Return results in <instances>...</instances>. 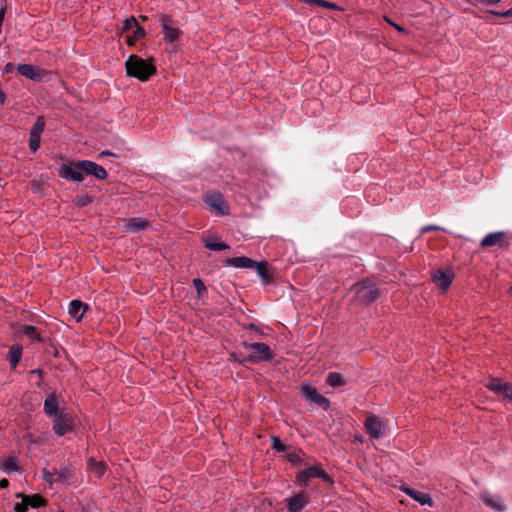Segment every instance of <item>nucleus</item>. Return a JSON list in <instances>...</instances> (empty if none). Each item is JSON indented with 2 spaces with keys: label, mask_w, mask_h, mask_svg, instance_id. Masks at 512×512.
<instances>
[{
  "label": "nucleus",
  "mask_w": 512,
  "mask_h": 512,
  "mask_svg": "<svg viewBox=\"0 0 512 512\" xmlns=\"http://www.w3.org/2000/svg\"><path fill=\"white\" fill-rule=\"evenodd\" d=\"M74 417L64 410H61L53 419V431L57 436H64L74 430Z\"/></svg>",
  "instance_id": "5"
},
{
  "label": "nucleus",
  "mask_w": 512,
  "mask_h": 512,
  "mask_svg": "<svg viewBox=\"0 0 512 512\" xmlns=\"http://www.w3.org/2000/svg\"><path fill=\"white\" fill-rule=\"evenodd\" d=\"M301 392L306 400L316 403L325 410L329 408V399L319 394L315 387H312L310 385H303L301 387Z\"/></svg>",
  "instance_id": "11"
},
{
  "label": "nucleus",
  "mask_w": 512,
  "mask_h": 512,
  "mask_svg": "<svg viewBox=\"0 0 512 512\" xmlns=\"http://www.w3.org/2000/svg\"><path fill=\"white\" fill-rule=\"evenodd\" d=\"M126 73L130 77L145 82L156 73L152 60H145L137 55H131L125 62Z\"/></svg>",
  "instance_id": "1"
},
{
  "label": "nucleus",
  "mask_w": 512,
  "mask_h": 512,
  "mask_svg": "<svg viewBox=\"0 0 512 512\" xmlns=\"http://www.w3.org/2000/svg\"><path fill=\"white\" fill-rule=\"evenodd\" d=\"M287 458L290 463L295 464V465L300 464L302 461L301 457L299 456V454L297 452L289 453Z\"/></svg>",
  "instance_id": "39"
},
{
  "label": "nucleus",
  "mask_w": 512,
  "mask_h": 512,
  "mask_svg": "<svg viewBox=\"0 0 512 512\" xmlns=\"http://www.w3.org/2000/svg\"><path fill=\"white\" fill-rule=\"evenodd\" d=\"M440 227L436 226V225H426L424 227L421 228V233L424 234V233H427V232H430V231H436V230H439Z\"/></svg>",
  "instance_id": "41"
},
{
  "label": "nucleus",
  "mask_w": 512,
  "mask_h": 512,
  "mask_svg": "<svg viewBox=\"0 0 512 512\" xmlns=\"http://www.w3.org/2000/svg\"><path fill=\"white\" fill-rule=\"evenodd\" d=\"M326 8L327 9H332V10L343 11V8L339 7L337 4H335L333 2H329V1L327 2Z\"/></svg>",
  "instance_id": "42"
},
{
  "label": "nucleus",
  "mask_w": 512,
  "mask_h": 512,
  "mask_svg": "<svg viewBox=\"0 0 512 512\" xmlns=\"http://www.w3.org/2000/svg\"><path fill=\"white\" fill-rule=\"evenodd\" d=\"M482 500L484 501V503L491 507L492 509L496 510V511H503L505 509V505L502 501V499L497 496V495H485V496H482Z\"/></svg>",
  "instance_id": "24"
},
{
  "label": "nucleus",
  "mask_w": 512,
  "mask_h": 512,
  "mask_svg": "<svg viewBox=\"0 0 512 512\" xmlns=\"http://www.w3.org/2000/svg\"><path fill=\"white\" fill-rule=\"evenodd\" d=\"M508 245V237L506 233L502 231L489 233L482 238V247L497 246L499 248H505L508 247Z\"/></svg>",
  "instance_id": "14"
},
{
  "label": "nucleus",
  "mask_w": 512,
  "mask_h": 512,
  "mask_svg": "<svg viewBox=\"0 0 512 512\" xmlns=\"http://www.w3.org/2000/svg\"><path fill=\"white\" fill-rule=\"evenodd\" d=\"M489 390L493 391L505 400L512 403V385L500 379H491L487 384Z\"/></svg>",
  "instance_id": "12"
},
{
  "label": "nucleus",
  "mask_w": 512,
  "mask_h": 512,
  "mask_svg": "<svg viewBox=\"0 0 512 512\" xmlns=\"http://www.w3.org/2000/svg\"><path fill=\"white\" fill-rule=\"evenodd\" d=\"M45 128V120L43 116H38L35 123L33 124L30 135L41 137Z\"/></svg>",
  "instance_id": "28"
},
{
  "label": "nucleus",
  "mask_w": 512,
  "mask_h": 512,
  "mask_svg": "<svg viewBox=\"0 0 512 512\" xmlns=\"http://www.w3.org/2000/svg\"><path fill=\"white\" fill-rule=\"evenodd\" d=\"M17 71L24 77L33 81H43L45 76L48 74L45 70L31 65V64H19Z\"/></svg>",
  "instance_id": "13"
},
{
  "label": "nucleus",
  "mask_w": 512,
  "mask_h": 512,
  "mask_svg": "<svg viewBox=\"0 0 512 512\" xmlns=\"http://www.w3.org/2000/svg\"><path fill=\"white\" fill-rule=\"evenodd\" d=\"M87 308L88 306L80 300H72L69 304V314L77 321H80L83 318Z\"/></svg>",
  "instance_id": "22"
},
{
  "label": "nucleus",
  "mask_w": 512,
  "mask_h": 512,
  "mask_svg": "<svg viewBox=\"0 0 512 512\" xmlns=\"http://www.w3.org/2000/svg\"><path fill=\"white\" fill-rule=\"evenodd\" d=\"M242 345L246 349H251L254 351V354L247 356V358L245 359L248 362L257 363V362H261V361H269L274 356L271 348L265 343H261V342L248 343V342L244 341L242 343Z\"/></svg>",
  "instance_id": "4"
},
{
  "label": "nucleus",
  "mask_w": 512,
  "mask_h": 512,
  "mask_svg": "<svg viewBox=\"0 0 512 512\" xmlns=\"http://www.w3.org/2000/svg\"><path fill=\"white\" fill-rule=\"evenodd\" d=\"M313 478H320L329 483L333 482L324 469L319 466H311L296 474L295 483L300 487H307L308 482Z\"/></svg>",
  "instance_id": "3"
},
{
  "label": "nucleus",
  "mask_w": 512,
  "mask_h": 512,
  "mask_svg": "<svg viewBox=\"0 0 512 512\" xmlns=\"http://www.w3.org/2000/svg\"><path fill=\"white\" fill-rule=\"evenodd\" d=\"M2 467L6 472L16 471L18 469L17 461L15 458H7L3 460Z\"/></svg>",
  "instance_id": "33"
},
{
  "label": "nucleus",
  "mask_w": 512,
  "mask_h": 512,
  "mask_svg": "<svg viewBox=\"0 0 512 512\" xmlns=\"http://www.w3.org/2000/svg\"><path fill=\"white\" fill-rule=\"evenodd\" d=\"M9 485V481L7 479L0 480V488H6Z\"/></svg>",
  "instance_id": "48"
},
{
  "label": "nucleus",
  "mask_w": 512,
  "mask_h": 512,
  "mask_svg": "<svg viewBox=\"0 0 512 512\" xmlns=\"http://www.w3.org/2000/svg\"><path fill=\"white\" fill-rule=\"evenodd\" d=\"M501 0H482V5H495L499 3Z\"/></svg>",
  "instance_id": "44"
},
{
  "label": "nucleus",
  "mask_w": 512,
  "mask_h": 512,
  "mask_svg": "<svg viewBox=\"0 0 512 512\" xmlns=\"http://www.w3.org/2000/svg\"><path fill=\"white\" fill-rule=\"evenodd\" d=\"M82 166L84 175H91L99 180H104L108 176L105 168L93 161L82 160Z\"/></svg>",
  "instance_id": "16"
},
{
  "label": "nucleus",
  "mask_w": 512,
  "mask_h": 512,
  "mask_svg": "<svg viewBox=\"0 0 512 512\" xmlns=\"http://www.w3.org/2000/svg\"><path fill=\"white\" fill-rule=\"evenodd\" d=\"M100 155H111L109 151H103Z\"/></svg>",
  "instance_id": "52"
},
{
  "label": "nucleus",
  "mask_w": 512,
  "mask_h": 512,
  "mask_svg": "<svg viewBox=\"0 0 512 512\" xmlns=\"http://www.w3.org/2000/svg\"><path fill=\"white\" fill-rule=\"evenodd\" d=\"M255 262L253 259L246 257V256H240V257H231L227 258L225 261V265L232 266L235 268H244V269H252L255 265Z\"/></svg>",
  "instance_id": "19"
},
{
  "label": "nucleus",
  "mask_w": 512,
  "mask_h": 512,
  "mask_svg": "<svg viewBox=\"0 0 512 512\" xmlns=\"http://www.w3.org/2000/svg\"><path fill=\"white\" fill-rule=\"evenodd\" d=\"M5 15V8L0 9V24L2 25Z\"/></svg>",
  "instance_id": "49"
},
{
  "label": "nucleus",
  "mask_w": 512,
  "mask_h": 512,
  "mask_svg": "<svg viewBox=\"0 0 512 512\" xmlns=\"http://www.w3.org/2000/svg\"><path fill=\"white\" fill-rule=\"evenodd\" d=\"M400 489L421 505L433 506L434 504L433 499L428 493L412 489L408 486H401Z\"/></svg>",
  "instance_id": "18"
},
{
  "label": "nucleus",
  "mask_w": 512,
  "mask_h": 512,
  "mask_svg": "<svg viewBox=\"0 0 512 512\" xmlns=\"http://www.w3.org/2000/svg\"><path fill=\"white\" fill-rule=\"evenodd\" d=\"M26 499L29 502V507L32 508H38L46 504L44 498L38 494L26 495Z\"/></svg>",
  "instance_id": "31"
},
{
  "label": "nucleus",
  "mask_w": 512,
  "mask_h": 512,
  "mask_svg": "<svg viewBox=\"0 0 512 512\" xmlns=\"http://www.w3.org/2000/svg\"><path fill=\"white\" fill-rule=\"evenodd\" d=\"M308 502L309 498L303 492L297 493L296 495L285 499L286 508L290 512H301L308 504Z\"/></svg>",
  "instance_id": "15"
},
{
  "label": "nucleus",
  "mask_w": 512,
  "mask_h": 512,
  "mask_svg": "<svg viewBox=\"0 0 512 512\" xmlns=\"http://www.w3.org/2000/svg\"><path fill=\"white\" fill-rule=\"evenodd\" d=\"M44 479L48 482L53 481V475L47 471H44Z\"/></svg>",
  "instance_id": "45"
},
{
  "label": "nucleus",
  "mask_w": 512,
  "mask_h": 512,
  "mask_svg": "<svg viewBox=\"0 0 512 512\" xmlns=\"http://www.w3.org/2000/svg\"><path fill=\"white\" fill-rule=\"evenodd\" d=\"M252 269H254L257 272L258 276L260 277L264 285H268L272 282L273 277L268 270V264L266 261L255 262V265L253 266Z\"/></svg>",
  "instance_id": "21"
},
{
  "label": "nucleus",
  "mask_w": 512,
  "mask_h": 512,
  "mask_svg": "<svg viewBox=\"0 0 512 512\" xmlns=\"http://www.w3.org/2000/svg\"><path fill=\"white\" fill-rule=\"evenodd\" d=\"M59 477H60V478L65 477V472H60V473H59Z\"/></svg>",
  "instance_id": "53"
},
{
  "label": "nucleus",
  "mask_w": 512,
  "mask_h": 512,
  "mask_svg": "<svg viewBox=\"0 0 512 512\" xmlns=\"http://www.w3.org/2000/svg\"><path fill=\"white\" fill-rule=\"evenodd\" d=\"M384 20L389 24L391 25L392 27H394V25H396L395 22H393L389 17L387 16H384Z\"/></svg>",
  "instance_id": "51"
},
{
  "label": "nucleus",
  "mask_w": 512,
  "mask_h": 512,
  "mask_svg": "<svg viewBox=\"0 0 512 512\" xmlns=\"http://www.w3.org/2000/svg\"><path fill=\"white\" fill-rule=\"evenodd\" d=\"M148 227V220L141 217H133L125 220L123 228L127 233H137L146 230Z\"/></svg>",
  "instance_id": "17"
},
{
  "label": "nucleus",
  "mask_w": 512,
  "mask_h": 512,
  "mask_svg": "<svg viewBox=\"0 0 512 512\" xmlns=\"http://www.w3.org/2000/svg\"><path fill=\"white\" fill-rule=\"evenodd\" d=\"M353 289L356 300L365 305L375 301L380 294L376 284L369 279L356 283Z\"/></svg>",
  "instance_id": "2"
},
{
  "label": "nucleus",
  "mask_w": 512,
  "mask_h": 512,
  "mask_svg": "<svg viewBox=\"0 0 512 512\" xmlns=\"http://www.w3.org/2000/svg\"><path fill=\"white\" fill-rule=\"evenodd\" d=\"M22 356V347L19 345H13L9 349L8 360L10 365L15 368L20 362Z\"/></svg>",
  "instance_id": "26"
},
{
  "label": "nucleus",
  "mask_w": 512,
  "mask_h": 512,
  "mask_svg": "<svg viewBox=\"0 0 512 512\" xmlns=\"http://www.w3.org/2000/svg\"><path fill=\"white\" fill-rule=\"evenodd\" d=\"M326 382H327V384H329L332 387L342 386V385H345V383H346L344 381L343 377L337 372L329 373L327 376Z\"/></svg>",
  "instance_id": "30"
},
{
  "label": "nucleus",
  "mask_w": 512,
  "mask_h": 512,
  "mask_svg": "<svg viewBox=\"0 0 512 512\" xmlns=\"http://www.w3.org/2000/svg\"><path fill=\"white\" fill-rule=\"evenodd\" d=\"M159 23L166 42L174 43L182 35V31L177 27L175 20L171 16L161 14L159 16Z\"/></svg>",
  "instance_id": "6"
},
{
  "label": "nucleus",
  "mask_w": 512,
  "mask_h": 512,
  "mask_svg": "<svg viewBox=\"0 0 512 512\" xmlns=\"http://www.w3.org/2000/svg\"><path fill=\"white\" fill-rule=\"evenodd\" d=\"M137 41H138V39H134V36H133V35H129V36L127 37L126 43H127L129 46H133Z\"/></svg>",
  "instance_id": "43"
},
{
  "label": "nucleus",
  "mask_w": 512,
  "mask_h": 512,
  "mask_svg": "<svg viewBox=\"0 0 512 512\" xmlns=\"http://www.w3.org/2000/svg\"><path fill=\"white\" fill-rule=\"evenodd\" d=\"M327 2L326 0H316L315 5L326 8Z\"/></svg>",
  "instance_id": "46"
},
{
  "label": "nucleus",
  "mask_w": 512,
  "mask_h": 512,
  "mask_svg": "<svg viewBox=\"0 0 512 512\" xmlns=\"http://www.w3.org/2000/svg\"><path fill=\"white\" fill-rule=\"evenodd\" d=\"M41 137L30 135L29 148L32 152H36L40 147Z\"/></svg>",
  "instance_id": "35"
},
{
  "label": "nucleus",
  "mask_w": 512,
  "mask_h": 512,
  "mask_svg": "<svg viewBox=\"0 0 512 512\" xmlns=\"http://www.w3.org/2000/svg\"><path fill=\"white\" fill-rule=\"evenodd\" d=\"M204 246L212 251H222L229 249V246L223 242H218L215 239H207L204 242Z\"/></svg>",
  "instance_id": "29"
},
{
  "label": "nucleus",
  "mask_w": 512,
  "mask_h": 512,
  "mask_svg": "<svg viewBox=\"0 0 512 512\" xmlns=\"http://www.w3.org/2000/svg\"><path fill=\"white\" fill-rule=\"evenodd\" d=\"M43 410L48 417H56L59 414L61 410H59V403L55 394L46 397Z\"/></svg>",
  "instance_id": "20"
},
{
  "label": "nucleus",
  "mask_w": 512,
  "mask_h": 512,
  "mask_svg": "<svg viewBox=\"0 0 512 512\" xmlns=\"http://www.w3.org/2000/svg\"><path fill=\"white\" fill-rule=\"evenodd\" d=\"M21 332L30 338L31 341L43 342L44 339L38 329L32 325H24Z\"/></svg>",
  "instance_id": "25"
},
{
  "label": "nucleus",
  "mask_w": 512,
  "mask_h": 512,
  "mask_svg": "<svg viewBox=\"0 0 512 512\" xmlns=\"http://www.w3.org/2000/svg\"><path fill=\"white\" fill-rule=\"evenodd\" d=\"M59 177L62 179L80 183L84 180V172L82 160L69 164H62L58 171Z\"/></svg>",
  "instance_id": "7"
},
{
  "label": "nucleus",
  "mask_w": 512,
  "mask_h": 512,
  "mask_svg": "<svg viewBox=\"0 0 512 512\" xmlns=\"http://www.w3.org/2000/svg\"><path fill=\"white\" fill-rule=\"evenodd\" d=\"M493 16L511 17L512 8L507 11L482 10V20L491 21Z\"/></svg>",
  "instance_id": "27"
},
{
  "label": "nucleus",
  "mask_w": 512,
  "mask_h": 512,
  "mask_svg": "<svg viewBox=\"0 0 512 512\" xmlns=\"http://www.w3.org/2000/svg\"><path fill=\"white\" fill-rule=\"evenodd\" d=\"M394 28H395L397 31H399L400 33H403V34H406V33H407V30H406L403 26H401V25L396 24V25H394Z\"/></svg>",
  "instance_id": "47"
},
{
  "label": "nucleus",
  "mask_w": 512,
  "mask_h": 512,
  "mask_svg": "<svg viewBox=\"0 0 512 512\" xmlns=\"http://www.w3.org/2000/svg\"><path fill=\"white\" fill-rule=\"evenodd\" d=\"M138 25L137 20L134 16L126 18L123 22L122 32H128L133 30Z\"/></svg>",
  "instance_id": "34"
},
{
  "label": "nucleus",
  "mask_w": 512,
  "mask_h": 512,
  "mask_svg": "<svg viewBox=\"0 0 512 512\" xmlns=\"http://www.w3.org/2000/svg\"><path fill=\"white\" fill-rule=\"evenodd\" d=\"M272 448L278 452H282L286 450V446L281 442L278 437H272Z\"/></svg>",
  "instance_id": "37"
},
{
  "label": "nucleus",
  "mask_w": 512,
  "mask_h": 512,
  "mask_svg": "<svg viewBox=\"0 0 512 512\" xmlns=\"http://www.w3.org/2000/svg\"><path fill=\"white\" fill-rule=\"evenodd\" d=\"M193 286L196 289L198 296H201L202 293L206 291V286L204 282L199 278H195L193 280Z\"/></svg>",
  "instance_id": "36"
},
{
  "label": "nucleus",
  "mask_w": 512,
  "mask_h": 512,
  "mask_svg": "<svg viewBox=\"0 0 512 512\" xmlns=\"http://www.w3.org/2000/svg\"><path fill=\"white\" fill-rule=\"evenodd\" d=\"M89 471L96 477L101 478L106 471V464L103 461H96L93 458L88 460Z\"/></svg>",
  "instance_id": "23"
},
{
  "label": "nucleus",
  "mask_w": 512,
  "mask_h": 512,
  "mask_svg": "<svg viewBox=\"0 0 512 512\" xmlns=\"http://www.w3.org/2000/svg\"><path fill=\"white\" fill-rule=\"evenodd\" d=\"M134 39H142L146 35L145 29L141 27L139 24L133 29Z\"/></svg>",
  "instance_id": "38"
},
{
  "label": "nucleus",
  "mask_w": 512,
  "mask_h": 512,
  "mask_svg": "<svg viewBox=\"0 0 512 512\" xmlns=\"http://www.w3.org/2000/svg\"><path fill=\"white\" fill-rule=\"evenodd\" d=\"M16 496L20 497L22 499V501L20 503L15 504L14 511L15 512H27L28 507H29V502L26 499V495L23 493H18Z\"/></svg>",
  "instance_id": "32"
},
{
  "label": "nucleus",
  "mask_w": 512,
  "mask_h": 512,
  "mask_svg": "<svg viewBox=\"0 0 512 512\" xmlns=\"http://www.w3.org/2000/svg\"><path fill=\"white\" fill-rule=\"evenodd\" d=\"M455 277L453 269L446 267L436 270L432 275V280L439 290L446 292Z\"/></svg>",
  "instance_id": "10"
},
{
  "label": "nucleus",
  "mask_w": 512,
  "mask_h": 512,
  "mask_svg": "<svg viewBox=\"0 0 512 512\" xmlns=\"http://www.w3.org/2000/svg\"><path fill=\"white\" fill-rule=\"evenodd\" d=\"M364 426L371 438L379 439L386 434L388 423L377 415H369L364 422Z\"/></svg>",
  "instance_id": "9"
},
{
  "label": "nucleus",
  "mask_w": 512,
  "mask_h": 512,
  "mask_svg": "<svg viewBox=\"0 0 512 512\" xmlns=\"http://www.w3.org/2000/svg\"><path fill=\"white\" fill-rule=\"evenodd\" d=\"M13 70V64L12 63H7L5 65V72H11Z\"/></svg>",
  "instance_id": "50"
},
{
  "label": "nucleus",
  "mask_w": 512,
  "mask_h": 512,
  "mask_svg": "<svg viewBox=\"0 0 512 512\" xmlns=\"http://www.w3.org/2000/svg\"><path fill=\"white\" fill-rule=\"evenodd\" d=\"M205 204L209 206L212 211L219 215L229 214V205L225 201L223 195L217 191H208L203 198Z\"/></svg>",
  "instance_id": "8"
},
{
  "label": "nucleus",
  "mask_w": 512,
  "mask_h": 512,
  "mask_svg": "<svg viewBox=\"0 0 512 512\" xmlns=\"http://www.w3.org/2000/svg\"><path fill=\"white\" fill-rule=\"evenodd\" d=\"M76 203L78 206L84 207V206L88 205L89 203H91V198L87 195L81 196L76 199Z\"/></svg>",
  "instance_id": "40"
}]
</instances>
